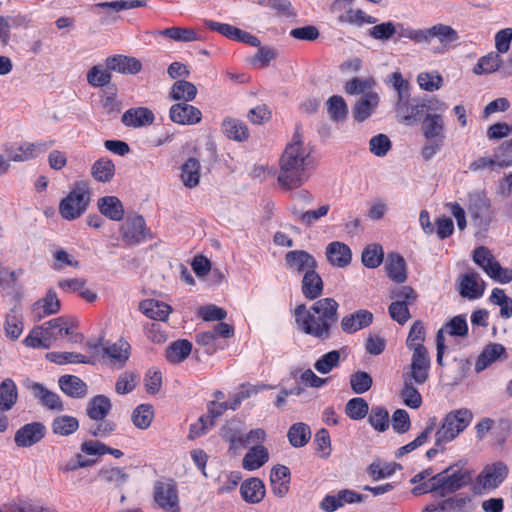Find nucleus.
Wrapping results in <instances>:
<instances>
[{
    "label": "nucleus",
    "mask_w": 512,
    "mask_h": 512,
    "mask_svg": "<svg viewBox=\"0 0 512 512\" xmlns=\"http://www.w3.org/2000/svg\"><path fill=\"white\" fill-rule=\"evenodd\" d=\"M489 299L492 304L500 307V316L503 319L512 317V299L506 295L503 289L494 288Z\"/></svg>",
    "instance_id": "0e129e2a"
},
{
    "label": "nucleus",
    "mask_w": 512,
    "mask_h": 512,
    "mask_svg": "<svg viewBox=\"0 0 512 512\" xmlns=\"http://www.w3.org/2000/svg\"><path fill=\"white\" fill-rule=\"evenodd\" d=\"M436 427H437L436 417L430 418L425 429L413 441L400 447L396 452V456L397 457L403 456L405 454H408V453L414 451L418 447L424 445L428 441L430 435L435 431Z\"/></svg>",
    "instance_id": "c03bdc74"
},
{
    "label": "nucleus",
    "mask_w": 512,
    "mask_h": 512,
    "mask_svg": "<svg viewBox=\"0 0 512 512\" xmlns=\"http://www.w3.org/2000/svg\"><path fill=\"white\" fill-rule=\"evenodd\" d=\"M375 81L372 78L355 77L348 81L345 85V91L350 95H367L368 93H376L373 91Z\"/></svg>",
    "instance_id": "69168bd1"
},
{
    "label": "nucleus",
    "mask_w": 512,
    "mask_h": 512,
    "mask_svg": "<svg viewBox=\"0 0 512 512\" xmlns=\"http://www.w3.org/2000/svg\"><path fill=\"white\" fill-rule=\"evenodd\" d=\"M423 135L427 140L421 154L424 160L432 159L443 147L445 141V124L441 114L428 113L423 119Z\"/></svg>",
    "instance_id": "0eeeda50"
},
{
    "label": "nucleus",
    "mask_w": 512,
    "mask_h": 512,
    "mask_svg": "<svg viewBox=\"0 0 512 512\" xmlns=\"http://www.w3.org/2000/svg\"><path fill=\"white\" fill-rule=\"evenodd\" d=\"M271 490L274 495L284 497L289 491L290 470L284 465H276L270 473Z\"/></svg>",
    "instance_id": "c85d7f7f"
},
{
    "label": "nucleus",
    "mask_w": 512,
    "mask_h": 512,
    "mask_svg": "<svg viewBox=\"0 0 512 512\" xmlns=\"http://www.w3.org/2000/svg\"><path fill=\"white\" fill-rule=\"evenodd\" d=\"M97 206L102 215L113 221H120L124 217V207L116 196H104L98 199Z\"/></svg>",
    "instance_id": "72a5a7b5"
},
{
    "label": "nucleus",
    "mask_w": 512,
    "mask_h": 512,
    "mask_svg": "<svg viewBox=\"0 0 512 512\" xmlns=\"http://www.w3.org/2000/svg\"><path fill=\"white\" fill-rule=\"evenodd\" d=\"M112 409L110 399L102 394L96 395L90 399L87 404V416L93 421H100L106 418Z\"/></svg>",
    "instance_id": "f704fd0d"
},
{
    "label": "nucleus",
    "mask_w": 512,
    "mask_h": 512,
    "mask_svg": "<svg viewBox=\"0 0 512 512\" xmlns=\"http://www.w3.org/2000/svg\"><path fill=\"white\" fill-rule=\"evenodd\" d=\"M200 163L196 158H189L181 166V180L187 188H194L199 184L200 180Z\"/></svg>",
    "instance_id": "49530a36"
},
{
    "label": "nucleus",
    "mask_w": 512,
    "mask_h": 512,
    "mask_svg": "<svg viewBox=\"0 0 512 512\" xmlns=\"http://www.w3.org/2000/svg\"><path fill=\"white\" fill-rule=\"evenodd\" d=\"M508 473V467L502 461L486 465L476 478L475 489L479 493L494 490L507 478Z\"/></svg>",
    "instance_id": "1a4fd4ad"
},
{
    "label": "nucleus",
    "mask_w": 512,
    "mask_h": 512,
    "mask_svg": "<svg viewBox=\"0 0 512 512\" xmlns=\"http://www.w3.org/2000/svg\"><path fill=\"white\" fill-rule=\"evenodd\" d=\"M378 93H368L362 96L353 107V117L355 121L361 123L367 120L379 105Z\"/></svg>",
    "instance_id": "cd10ccee"
},
{
    "label": "nucleus",
    "mask_w": 512,
    "mask_h": 512,
    "mask_svg": "<svg viewBox=\"0 0 512 512\" xmlns=\"http://www.w3.org/2000/svg\"><path fill=\"white\" fill-rule=\"evenodd\" d=\"M269 459L267 449L262 445L253 446L244 456L242 467L248 471H254L262 467Z\"/></svg>",
    "instance_id": "a19ab883"
},
{
    "label": "nucleus",
    "mask_w": 512,
    "mask_h": 512,
    "mask_svg": "<svg viewBox=\"0 0 512 512\" xmlns=\"http://www.w3.org/2000/svg\"><path fill=\"white\" fill-rule=\"evenodd\" d=\"M302 293L310 300L318 298L323 292V281L320 275L315 270H310L305 273L302 279Z\"/></svg>",
    "instance_id": "ea45409f"
},
{
    "label": "nucleus",
    "mask_w": 512,
    "mask_h": 512,
    "mask_svg": "<svg viewBox=\"0 0 512 512\" xmlns=\"http://www.w3.org/2000/svg\"><path fill=\"white\" fill-rule=\"evenodd\" d=\"M373 322V314L368 310H358L341 320V328L347 334H353L368 327Z\"/></svg>",
    "instance_id": "393cba45"
},
{
    "label": "nucleus",
    "mask_w": 512,
    "mask_h": 512,
    "mask_svg": "<svg viewBox=\"0 0 512 512\" xmlns=\"http://www.w3.org/2000/svg\"><path fill=\"white\" fill-rule=\"evenodd\" d=\"M278 182L281 187L292 190L301 187L310 178L315 162L311 149L305 146L300 136L295 134L291 143L287 144L280 161Z\"/></svg>",
    "instance_id": "f257e3e1"
},
{
    "label": "nucleus",
    "mask_w": 512,
    "mask_h": 512,
    "mask_svg": "<svg viewBox=\"0 0 512 512\" xmlns=\"http://www.w3.org/2000/svg\"><path fill=\"white\" fill-rule=\"evenodd\" d=\"M426 337L425 327L422 321H415L410 327L408 337L406 339V346L412 352L427 350L424 346Z\"/></svg>",
    "instance_id": "3c124183"
},
{
    "label": "nucleus",
    "mask_w": 512,
    "mask_h": 512,
    "mask_svg": "<svg viewBox=\"0 0 512 512\" xmlns=\"http://www.w3.org/2000/svg\"><path fill=\"white\" fill-rule=\"evenodd\" d=\"M156 34L176 42H193L201 40V36L198 35L192 28L170 27L159 30Z\"/></svg>",
    "instance_id": "8fccbe9b"
},
{
    "label": "nucleus",
    "mask_w": 512,
    "mask_h": 512,
    "mask_svg": "<svg viewBox=\"0 0 512 512\" xmlns=\"http://www.w3.org/2000/svg\"><path fill=\"white\" fill-rule=\"evenodd\" d=\"M115 174V165L108 158H100L91 167L92 177L100 183L109 182Z\"/></svg>",
    "instance_id": "603ef678"
},
{
    "label": "nucleus",
    "mask_w": 512,
    "mask_h": 512,
    "mask_svg": "<svg viewBox=\"0 0 512 512\" xmlns=\"http://www.w3.org/2000/svg\"><path fill=\"white\" fill-rule=\"evenodd\" d=\"M61 308L60 300L53 289H49L45 296L36 301L32 306V315L35 321L56 314Z\"/></svg>",
    "instance_id": "6ab92c4d"
},
{
    "label": "nucleus",
    "mask_w": 512,
    "mask_h": 512,
    "mask_svg": "<svg viewBox=\"0 0 512 512\" xmlns=\"http://www.w3.org/2000/svg\"><path fill=\"white\" fill-rule=\"evenodd\" d=\"M433 39H437L440 44L446 46L458 41V32L449 25L438 23L429 28L423 29V44H430Z\"/></svg>",
    "instance_id": "a211bd4d"
},
{
    "label": "nucleus",
    "mask_w": 512,
    "mask_h": 512,
    "mask_svg": "<svg viewBox=\"0 0 512 512\" xmlns=\"http://www.w3.org/2000/svg\"><path fill=\"white\" fill-rule=\"evenodd\" d=\"M103 357L107 359V363L115 368H123L131 355V345L123 338L116 342H107L102 347Z\"/></svg>",
    "instance_id": "ddd939ff"
},
{
    "label": "nucleus",
    "mask_w": 512,
    "mask_h": 512,
    "mask_svg": "<svg viewBox=\"0 0 512 512\" xmlns=\"http://www.w3.org/2000/svg\"><path fill=\"white\" fill-rule=\"evenodd\" d=\"M330 210V205L324 204L321 205L316 210H308L306 212H302L297 209L295 206L291 208V212L302 224L306 226H311L315 222H317L320 218L326 216Z\"/></svg>",
    "instance_id": "bf43d9fd"
},
{
    "label": "nucleus",
    "mask_w": 512,
    "mask_h": 512,
    "mask_svg": "<svg viewBox=\"0 0 512 512\" xmlns=\"http://www.w3.org/2000/svg\"><path fill=\"white\" fill-rule=\"evenodd\" d=\"M339 24H348L361 27L364 24H375L378 20L376 17L368 15L362 9L349 8L345 13L338 16Z\"/></svg>",
    "instance_id": "37998d69"
},
{
    "label": "nucleus",
    "mask_w": 512,
    "mask_h": 512,
    "mask_svg": "<svg viewBox=\"0 0 512 512\" xmlns=\"http://www.w3.org/2000/svg\"><path fill=\"white\" fill-rule=\"evenodd\" d=\"M368 30V36L374 40L388 42L394 39L396 30L394 21H386L373 24Z\"/></svg>",
    "instance_id": "4d7b16f0"
},
{
    "label": "nucleus",
    "mask_w": 512,
    "mask_h": 512,
    "mask_svg": "<svg viewBox=\"0 0 512 512\" xmlns=\"http://www.w3.org/2000/svg\"><path fill=\"white\" fill-rule=\"evenodd\" d=\"M62 317H58L34 327L25 337L23 343L30 348L48 349L62 338Z\"/></svg>",
    "instance_id": "6e6552de"
},
{
    "label": "nucleus",
    "mask_w": 512,
    "mask_h": 512,
    "mask_svg": "<svg viewBox=\"0 0 512 512\" xmlns=\"http://www.w3.org/2000/svg\"><path fill=\"white\" fill-rule=\"evenodd\" d=\"M240 494L245 502L249 504H258L265 497V485L259 478H249L242 482L240 486Z\"/></svg>",
    "instance_id": "bb28decb"
},
{
    "label": "nucleus",
    "mask_w": 512,
    "mask_h": 512,
    "mask_svg": "<svg viewBox=\"0 0 512 512\" xmlns=\"http://www.w3.org/2000/svg\"><path fill=\"white\" fill-rule=\"evenodd\" d=\"M155 121L153 111L147 107H135L126 110L121 116V122L124 126L130 128H140L152 125Z\"/></svg>",
    "instance_id": "412c9836"
},
{
    "label": "nucleus",
    "mask_w": 512,
    "mask_h": 512,
    "mask_svg": "<svg viewBox=\"0 0 512 512\" xmlns=\"http://www.w3.org/2000/svg\"><path fill=\"white\" fill-rule=\"evenodd\" d=\"M169 118L179 125H195L201 121L202 112L188 102H181L170 107Z\"/></svg>",
    "instance_id": "dca6fc26"
},
{
    "label": "nucleus",
    "mask_w": 512,
    "mask_h": 512,
    "mask_svg": "<svg viewBox=\"0 0 512 512\" xmlns=\"http://www.w3.org/2000/svg\"><path fill=\"white\" fill-rule=\"evenodd\" d=\"M431 359L428 350L412 352L411 363L408 371L403 374L416 385L424 384L429 378Z\"/></svg>",
    "instance_id": "f8f14e48"
},
{
    "label": "nucleus",
    "mask_w": 512,
    "mask_h": 512,
    "mask_svg": "<svg viewBox=\"0 0 512 512\" xmlns=\"http://www.w3.org/2000/svg\"><path fill=\"white\" fill-rule=\"evenodd\" d=\"M338 303L333 298L316 301L309 309L304 304L295 309V321L306 334L318 339H328L331 327L337 321Z\"/></svg>",
    "instance_id": "f03ea898"
},
{
    "label": "nucleus",
    "mask_w": 512,
    "mask_h": 512,
    "mask_svg": "<svg viewBox=\"0 0 512 512\" xmlns=\"http://www.w3.org/2000/svg\"><path fill=\"white\" fill-rule=\"evenodd\" d=\"M43 406L50 410L62 411L64 409L60 396L47 389L43 384L33 382L27 386Z\"/></svg>",
    "instance_id": "a878e982"
},
{
    "label": "nucleus",
    "mask_w": 512,
    "mask_h": 512,
    "mask_svg": "<svg viewBox=\"0 0 512 512\" xmlns=\"http://www.w3.org/2000/svg\"><path fill=\"white\" fill-rule=\"evenodd\" d=\"M485 290V283L476 272H467L460 278L459 293L467 299H478L482 297Z\"/></svg>",
    "instance_id": "aec40b11"
},
{
    "label": "nucleus",
    "mask_w": 512,
    "mask_h": 512,
    "mask_svg": "<svg viewBox=\"0 0 512 512\" xmlns=\"http://www.w3.org/2000/svg\"><path fill=\"white\" fill-rule=\"evenodd\" d=\"M154 417L153 406L150 404H140L132 412L133 424L142 430L150 427Z\"/></svg>",
    "instance_id": "052dcab7"
},
{
    "label": "nucleus",
    "mask_w": 512,
    "mask_h": 512,
    "mask_svg": "<svg viewBox=\"0 0 512 512\" xmlns=\"http://www.w3.org/2000/svg\"><path fill=\"white\" fill-rule=\"evenodd\" d=\"M396 117L399 122L412 126L422 121L426 112V103L418 99L403 98L395 105Z\"/></svg>",
    "instance_id": "9d476101"
},
{
    "label": "nucleus",
    "mask_w": 512,
    "mask_h": 512,
    "mask_svg": "<svg viewBox=\"0 0 512 512\" xmlns=\"http://www.w3.org/2000/svg\"><path fill=\"white\" fill-rule=\"evenodd\" d=\"M500 54L501 53L498 52H490L487 55L479 58L477 64L473 68L474 74H490L497 71L502 64V58Z\"/></svg>",
    "instance_id": "5fc2aeb1"
},
{
    "label": "nucleus",
    "mask_w": 512,
    "mask_h": 512,
    "mask_svg": "<svg viewBox=\"0 0 512 512\" xmlns=\"http://www.w3.org/2000/svg\"><path fill=\"white\" fill-rule=\"evenodd\" d=\"M326 257L331 265L344 268L351 263L352 252L347 244L333 241L326 247Z\"/></svg>",
    "instance_id": "b1692460"
},
{
    "label": "nucleus",
    "mask_w": 512,
    "mask_h": 512,
    "mask_svg": "<svg viewBox=\"0 0 512 512\" xmlns=\"http://www.w3.org/2000/svg\"><path fill=\"white\" fill-rule=\"evenodd\" d=\"M438 331L442 332V336L444 337V333L452 337H465L468 334V325L466 321V317L464 315H457L446 322Z\"/></svg>",
    "instance_id": "680f3d73"
},
{
    "label": "nucleus",
    "mask_w": 512,
    "mask_h": 512,
    "mask_svg": "<svg viewBox=\"0 0 512 512\" xmlns=\"http://www.w3.org/2000/svg\"><path fill=\"white\" fill-rule=\"evenodd\" d=\"M384 259V250L379 244L367 245L361 256L362 264L370 269L377 268L381 265Z\"/></svg>",
    "instance_id": "13d9d810"
},
{
    "label": "nucleus",
    "mask_w": 512,
    "mask_h": 512,
    "mask_svg": "<svg viewBox=\"0 0 512 512\" xmlns=\"http://www.w3.org/2000/svg\"><path fill=\"white\" fill-rule=\"evenodd\" d=\"M46 358L58 365H64L68 363L95 365L97 362V357L95 355L86 356L76 352H50L46 355Z\"/></svg>",
    "instance_id": "c9c22d12"
},
{
    "label": "nucleus",
    "mask_w": 512,
    "mask_h": 512,
    "mask_svg": "<svg viewBox=\"0 0 512 512\" xmlns=\"http://www.w3.org/2000/svg\"><path fill=\"white\" fill-rule=\"evenodd\" d=\"M192 351V343L186 339H179L170 343L165 352L168 362L178 364L188 358Z\"/></svg>",
    "instance_id": "e433bc0d"
},
{
    "label": "nucleus",
    "mask_w": 512,
    "mask_h": 512,
    "mask_svg": "<svg viewBox=\"0 0 512 512\" xmlns=\"http://www.w3.org/2000/svg\"><path fill=\"white\" fill-rule=\"evenodd\" d=\"M139 309L148 318L163 322L168 319L172 312L170 305L156 299H145L141 301Z\"/></svg>",
    "instance_id": "c756f323"
},
{
    "label": "nucleus",
    "mask_w": 512,
    "mask_h": 512,
    "mask_svg": "<svg viewBox=\"0 0 512 512\" xmlns=\"http://www.w3.org/2000/svg\"><path fill=\"white\" fill-rule=\"evenodd\" d=\"M45 433L46 427L42 423H28L16 431L14 441L18 447H31L40 442Z\"/></svg>",
    "instance_id": "f3484780"
},
{
    "label": "nucleus",
    "mask_w": 512,
    "mask_h": 512,
    "mask_svg": "<svg viewBox=\"0 0 512 512\" xmlns=\"http://www.w3.org/2000/svg\"><path fill=\"white\" fill-rule=\"evenodd\" d=\"M506 349L502 344L491 343L484 347L475 362V371L477 373L484 371L495 361L505 356Z\"/></svg>",
    "instance_id": "7c9ffc66"
},
{
    "label": "nucleus",
    "mask_w": 512,
    "mask_h": 512,
    "mask_svg": "<svg viewBox=\"0 0 512 512\" xmlns=\"http://www.w3.org/2000/svg\"><path fill=\"white\" fill-rule=\"evenodd\" d=\"M287 438L292 447H303L311 438V429L306 423H294L288 430Z\"/></svg>",
    "instance_id": "de8ad7c7"
},
{
    "label": "nucleus",
    "mask_w": 512,
    "mask_h": 512,
    "mask_svg": "<svg viewBox=\"0 0 512 512\" xmlns=\"http://www.w3.org/2000/svg\"><path fill=\"white\" fill-rule=\"evenodd\" d=\"M385 270L388 277L397 283H403L407 278L405 260L399 254L392 253L387 256Z\"/></svg>",
    "instance_id": "4c0bfd02"
},
{
    "label": "nucleus",
    "mask_w": 512,
    "mask_h": 512,
    "mask_svg": "<svg viewBox=\"0 0 512 512\" xmlns=\"http://www.w3.org/2000/svg\"><path fill=\"white\" fill-rule=\"evenodd\" d=\"M471 481V474L467 470L449 467L441 473L431 477L428 482L416 486L413 489L414 495L428 492H438L440 496L455 492L465 487Z\"/></svg>",
    "instance_id": "7ed1b4c3"
},
{
    "label": "nucleus",
    "mask_w": 512,
    "mask_h": 512,
    "mask_svg": "<svg viewBox=\"0 0 512 512\" xmlns=\"http://www.w3.org/2000/svg\"><path fill=\"white\" fill-rule=\"evenodd\" d=\"M414 382L404 377V386L400 392V396L404 404L412 409H417L422 404V396L414 387Z\"/></svg>",
    "instance_id": "e2e57ef3"
},
{
    "label": "nucleus",
    "mask_w": 512,
    "mask_h": 512,
    "mask_svg": "<svg viewBox=\"0 0 512 512\" xmlns=\"http://www.w3.org/2000/svg\"><path fill=\"white\" fill-rule=\"evenodd\" d=\"M473 413L467 408L450 411L435 431V445L445 446L456 439L471 423Z\"/></svg>",
    "instance_id": "39448f33"
},
{
    "label": "nucleus",
    "mask_w": 512,
    "mask_h": 512,
    "mask_svg": "<svg viewBox=\"0 0 512 512\" xmlns=\"http://www.w3.org/2000/svg\"><path fill=\"white\" fill-rule=\"evenodd\" d=\"M464 205L473 225L487 229L494 218L492 201L485 189H475L466 194Z\"/></svg>",
    "instance_id": "423d86ee"
},
{
    "label": "nucleus",
    "mask_w": 512,
    "mask_h": 512,
    "mask_svg": "<svg viewBox=\"0 0 512 512\" xmlns=\"http://www.w3.org/2000/svg\"><path fill=\"white\" fill-rule=\"evenodd\" d=\"M5 334L12 341L17 340L23 332L22 316L17 309H11L5 319Z\"/></svg>",
    "instance_id": "6e6d98bb"
},
{
    "label": "nucleus",
    "mask_w": 512,
    "mask_h": 512,
    "mask_svg": "<svg viewBox=\"0 0 512 512\" xmlns=\"http://www.w3.org/2000/svg\"><path fill=\"white\" fill-rule=\"evenodd\" d=\"M53 141L46 142L40 141L35 143H23L19 148L18 152L14 153L12 156V160L15 162H24L34 158H37L39 155L45 153L52 145Z\"/></svg>",
    "instance_id": "473e14b6"
},
{
    "label": "nucleus",
    "mask_w": 512,
    "mask_h": 512,
    "mask_svg": "<svg viewBox=\"0 0 512 512\" xmlns=\"http://www.w3.org/2000/svg\"><path fill=\"white\" fill-rule=\"evenodd\" d=\"M154 499L167 512L180 511L178 492L172 483L157 482L154 486Z\"/></svg>",
    "instance_id": "2eb2a0df"
},
{
    "label": "nucleus",
    "mask_w": 512,
    "mask_h": 512,
    "mask_svg": "<svg viewBox=\"0 0 512 512\" xmlns=\"http://www.w3.org/2000/svg\"><path fill=\"white\" fill-rule=\"evenodd\" d=\"M287 269L294 274L309 273L317 268V261L305 250H291L285 255Z\"/></svg>",
    "instance_id": "4468645a"
},
{
    "label": "nucleus",
    "mask_w": 512,
    "mask_h": 512,
    "mask_svg": "<svg viewBox=\"0 0 512 512\" xmlns=\"http://www.w3.org/2000/svg\"><path fill=\"white\" fill-rule=\"evenodd\" d=\"M51 428L56 435L69 436L78 430L79 421L70 415H60L53 419Z\"/></svg>",
    "instance_id": "864d4df0"
},
{
    "label": "nucleus",
    "mask_w": 512,
    "mask_h": 512,
    "mask_svg": "<svg viewBox=\"0 0 512 512\" xmlns=\"http://www.w3.org/2000/svg\"><path fill=\"white\" fill-rule=\"evenodd\" d=\"M146 4V0H118L112 2L97 3L94 5V9H102L105 11L106 16H103L101 18V22L103 24H107L110 21L116 20V17H110L111 13H117L123 10L145 7Z\"/></svg>",
    "instance_id": "5701e85b"
},
{
    "label": "nucleus",
    "mask_w": 512,
    "mask_h": 512,
    "mask_svg": "<svg viewBox=\"0 0 512 512\" xmlns=\"http://www.w3.org/2000/svg\"><path fill=\"white\" fill-rule=\"evenodd\" d=\"M106 68L121 74H137L142 69V63L135 57L126 55H113L106 59Z\"/></svg>",
    "instance_id": "4be33fe9"
},
{
    "label": "nucleus",
    "mask_w": 512,
    "mask_h": 512,
    "mask_svg": "<svg viewBox=\"0 0 512 512\" xmlns=\"http://www.w3.org/2000/svg\"><path fill=\"white\" fill-rule=\"evenodd\" d=\"M58 383L62 392L71 398H84L88 393L87 384L78 376L63 375Z\"/></svg>",
    "instance_id": "2f4dec72"
},
{
    "label": "nucleus",
    "mask_w": 512,
    "mask_h": 512,
    "mask_svg": "<svg viewBox=\"0 0 512 512\" xmlns=\"http://www.w3.org/2000/svg\"><path fill=\"white\" fill-rule=\"evenodd\" d=\"M222 131L231 140L242 142L248 139L249 130L244 122L234 118H226L222 122Z\"/></svg>",
    "instance_id": "79ce46f5"
},
{
    "label": "nucleus",
    "mask_w": 512,
    "mask_h": 512,
    "mask_svg": "<svg viewBox=\"0 0 512 512\" xmlns=\"http://www.w3.org/2000/svg\"><path fill=\"white\" fill-rule=\"evenodd\" d=\"M91 202V187L88 181H76L69 193L59 203V214L72 221L81 217Z\"/></svg>",
    "instance_id": "20e7f679"
},
{
    "label": "nucleus",
    "mask_w": 512,
    "mask_h": 512,
    "mask_svg": "<svg viewBox=\"0 0 512 512\" xmlns=\"http://www.w3.org/2000/svg\"><path fill=\"white\" fill-rule=\"evenodd\" d=\"M369 424L378 432H385L389 428V413L382 406H373L369 417Z\"/></svg>",
    "instance_id": "774afa93"
},
{
    "label": "nucleus",
    "mask_w": 512,
    "mask_h": 512,
    "mask_svg": "<svg viewBox=\"0 0 512 512\" xmlns=\"http://www.w3.org/2000/svg\"><path fill=\"white\" fill-rule=\"evenodd\" d=\"M18 398L17 386L10 379H4L0 384V410L9 411L16 404Z\"/></svg>",
    "instance_id": "a18cd8bd"
},
{
    "label": "nucleus",
    "mask_w": 512,
    "mask_h": 512,
    "mask_svg": "<svg viewBox=\"0 0 512 512\" xmlns=\"http://www.w3.org/2000/svg\"><path fill=\"white\" fill-rule=\"evenodd\" d=\"M121 237L128 246L140 244L141 242L151 239L150 230L146 226V222L141 215L128 217L120 228Z\"/></svg>",
    "instance_id": "9b49d317"
},
{
    "label": "nucleus",
    "mask_w": 512,
    "mask_h": 512,
    "mask_svg": "<svg viewBox=\"0 0 512 512\" xmlns=\"http://www.w3.org/2000/svg\"><path fill=\"white\" fill-rule=\"evenodd\" d=\"M197 96L196 86L186 80H177L171 86L169 98L173 101L191 102Z\"/></svg>",
    "instance_id": "58836bf2"
},
{
    "label": "nucleus",
    "mask_w": 512,
    "mask_h": 512,
    "mask_svg": "<svg viewBox=\"0 0 512 512\" xmlns=\"http://www.w3.org/2000/svg\"><path fill=\"white\" fill-rule=\"evenodd\" d=\"M326 104L329 116L333 121H342L347 117L348 107L342 96H331Z\"/></svg>",
    "instance_id": "338daca9"
},
{
    "label": "nucleus",
    "mask_w": 512,
    "mask_h": 512,
    "mask_svg": "<svg viewBox=\"0 0 512 512\" xmlns=\"http://www.w3.org/2000/svg\"><path fill=\"white\" fill-rule=\"evenodd\" d=\"M96 462L95 459L86 458L82 453L78 452L66 461H59L57 463V470L60 473L68 474L81 468L92 467Z\"/></svg>",
    "instance_id": "09e8293b"
}]
</instances>
